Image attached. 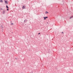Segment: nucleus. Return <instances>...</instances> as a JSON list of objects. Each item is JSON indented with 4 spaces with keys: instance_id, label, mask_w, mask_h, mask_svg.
Returning a JSON list of instances; mask_svg holds the SVG:
<instances>
[{
    "instance_id": "1",
    "label": "nucleus",
    "mask_w": 73,
    "mask_h": 73,
    "mask_svg": "<svg viewBox=\"0 0 73 73\" xmlns=\"http://www.w3.org/2000/svg\"><path fill=\"white\" fill-rule=\"evenodd\" d=\"M27 21H28V20L27 19H25L23 23L25 24V23H27Z\"/></svg>"
},
{
    "instance_id": "2",
    "label": "nucleus",
    "mask_w": 73,
    "mask_h": 73,
    "mask_svg": "<svg viewBox=\"0 0 73 73\" xmlns=\"http://www.w3.org/2000/svg\"><path fill=\"white\" fill-rule=\"evenodd\" d=\"M25 7H26V6H25V5H23L22 7V8L23 9H26Z\"/></svg>"
},
{
    "instance_id": "3",
    "label": "nucleus",
    "mask_w": 73,
    "mask_h": 73,
    "mask_svg": "<svg viewBox=\"0 0 73 73\" xmlns=\"http://www.w3.org/2000/svg\"><path fill=\"white\" fill-rule=\"evenodd\" d=\"M5 3L6 4H8V1L6 0L5 1Z\"/></svg>"
},
{
    "instance_id": "4",
    "label": "nucleus",
    "mask_w": 73,
    "mask_h": 73,
    "mask_svg": "<svg viewBox=\"0 0 73 73\" xmlns=\"http://www.w3.org/2000/svg\"><path fill=\"white\" fill-rule=\"evenodd\" d=\"M43 18L44 19V20H46V19H47L48 18V17H43Z\"/></svg>"
},
{
    "instance_id": "5",
    "label": "nucleus",
    "mask_w": 73,
    "mask_h": 73,
    "mask_svg": "<svg viewBox=\"0 0 73 73\" xmlns=\"http://www.w3.org/2000/svg\"><path fill=\"white\" fill-rule=\"evenodd\" d=\"M3 11H2V13L3 14H5V10H3Z\"/></svg>"
},
{
    "instance_id": "6",
    "label": "nucleus",
    "mask_w": 73,
    "mask_h": 73,
    "mask_svg": "<svg viewBox=\"0 0 73 73\" xmlns=\"http://www.w3.org/2000/svg\"><path fill=\"white\" fill-rule=\"evenodd\" d=\"M0 3H3V0H0Z\"/></svg>"
},
{
    "instance_id": "7",
    "label": "nucleus",
    "mask_w": 73,
    "mask_h": 73,
    "mask_svg": "<svg viewBox=\"0 0 73 73\" xmlns=\"http://www.w3.org/2000/svg\"><path fill=\"white\" fill-rule=\"evenodd\" d=\"M73 15L70 18V19H72V18H73Z\"/></svg>"
},
{
    "instance_id": "8",
    "label": "nucleus",
    "mask_w": 73,
    "mask_h": 73,
    "mask_svg": "<svg viewBox=\"0 0 73 73\" xmlns=\"http://www.w3.org/2000/svg\"><path fill=\"white\" fill-rule=\"evenodd\" d=\"M6 7L7 8H9V7H8V6L7 5H6Z\"/></svg>"
},
{
    "instance_id": "9",
    "label": "nucleus",
    "mask_w": 73,
    "mask_h": 73,
    "mask_svg": "<svg viewBox=\"0 0 73 73\" xmlns=\"http://www.w3.org/2000/svg\"><path fill=\"white\" fill-rule=\"evenodd\" d=\"M48 11H46V12H45V13L46 14H47V13H48Z\"/></svg>"
},
{
    "instance_id": "10",
    "label": "nucleus",
    "mask_w": 73,
    "mask_h": 73,
    "mask_svg": "<svg viewBox=\"0 0 73 73\" xmlns=\"http://www.w3.org/2000/svg\"><path fill=\"white\" fill-rule=\"evenodd\" d=\"M0 10L1 11V10H3V9L2 8H0Z\"/></svg>"
},
{
    "instance_id": "11",
    "label": "nucleus",
    "mask_w": 73,
    "mask_h": 73,
    "mask_svg": "<svg viewBox=\"0 0 73 73\" xmlns=\"http://www.w3.org/2000/svg\"><path fill=\"white\" fill-rule=\"evenodd\" d=\"M1 27L2 28H3V26L1 25Z\"/></svg>"
},
{
    "instance_id": "12",
    "label": "nucleus",
    "mask_w": 73,
    "mask_h": 73,
    "mask_svg": "<svg viewBox=\"0 0 73 73\" xmlns=\"http://www.w3.org/2000/svg\"><path fill=\"white\" fill-rule=\"evenodd\" d=\"M9 9H8V8H7V11H9Z\"/></svg>"
},
{
    "instance_id": "13",
    "label": "nucleus",
    "mask_w": 73,
    "mask_h": 73,
    "mask_svg": "<svg viewBox=\"0 0 73 73\" xmlns=\"http://www.w3.org/2000/svg\"><path fill=\"white\" fill-rule=\"evenodd\" d=\"M38 35H40V33H38Z\"/></svg>"
},
{
    "instance_id": "14",
    "label": "nucleus",
    "mask_w": 73,
    "mask_h": 73,
    "mask_svg": "<svg viewBox=\"0 0 73 73\" xmlns=\"http://www.w3.org/2000/svg\"><path fill=\"white\" fill-rule=\"evenodd\" d=\"M11 25H13V23H11Z\"/></svg>"
},
{
    "instance_id": "15",
    "label": "nucleus",
    "mask_w": 73,
    "mask_h": 73,
    "mask_svg": "<svg viewBox=\"0 0 73 73\" xmlns=\"http://www.w3.org/2000/svg\"><path fill=\"white\" fill-rule=\"evenodd\" d=\"M62 33H63V34H64V32H62Z\"/></svg>"
},
{
    "instance_id": "16",
    "label": "nucleus",
    "mask_w": 73,
    "mask_h": 73,
    "mask_svg": "<svg viewBox=\"0 0 73 73\" xmlns=\"http://www.w3.org/2000/svg\"><path fill=\"white\" fill-rule=\"evenodd\" d=\"M15 59H16V60H17V58H15Z\"/></svg>"
},
{
    "instance_id": "17",
    "label": "nucleus",
    "mask_w": 73,
    "mask_h": 73,
    "mask_svg": "<svg viewBox=\"0 0 73 73\" xmlns=\"http://www.w3.org/2000/svg\"><path fill=\"white\" fill-rule=\"evenodd\" d=\"M31 73H33V72H31Z\"/></svg>"
},
{
    "instance_id": "18",
    "label": "nucleus",
    "mask_w": 73,
    "mask_h": 73,
    "mask_svg": "<svg viewBox=\"0 0 73 73\" xmlns=\"http://www.w3.org/2000/svg\"><path fill=\"white\" fill-rule=\"evenodd\" d=\"M50 52L49 51H48V52Z\"/></svg>"
},
{
    "instance_id": "19",
    "label": "nucleus",
    "mask_w": 73,
    "mask_h": 73,
    "mask_svg": "<svg viewBox=\"0 0 73 73\" xmlns=\"http://www.w3.org/2000/svg\"><path fill=\"white\" fill-rule=\"evenodd\" d=\"M47 23L48 24V22H47Z\"/></svg>"
},
{
    "instance_id": "20",
    "label": "nucleus",
    "mask_w": 73,
    "mask_h": 73,
    "mask_svg": "<svg viewBox=\"0 0 73 73\" xmlns=\"http://www.w3.org/2000/svg\"><path fill=\"white\" fill-rule=\"evenodd\" d=\"M49 50H50V49H49Z\"/></svg>"
},
{
    "instance_id": "21",
    "label": "nucleus",
    "mask_w": 73,
    "mask_h": 73,
    "mask_svg": "<svg viewBox=\"0 0 73 73\" xmlns=\"http://www.w3.org/2000/svg\"><path fill=\"white\" fill-rule=\"evenodd\" d=\"M3 43H4V42H3Z\"/></svg>"
},
{
    "instance_id": "22",
    "label": "nucleus",
    "mask_w": 73,
    "mask_h": 73,
    "mask_svg": "<svg viewBox=\"0 0 73 73\" xmlns=\"http://www.w3.org/2000/svg\"><path fill=\"white\" fill-rule=\"evenodd\" d=\"M11 22H12V21H11Z\"/></svg>"
}]
</instances>
